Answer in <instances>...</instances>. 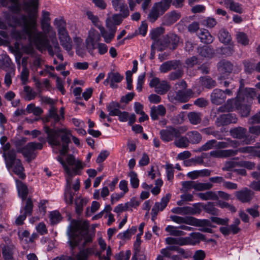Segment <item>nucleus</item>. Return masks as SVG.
Wrapping results in <instances>:
<instances>
[{
  "label": "nucleus",
  "mask_w": 260,
  "mask_h": 260,
  "mask_svg": "<svg viewBox=\"0 0 260 260\" xmlns=\"http://www.w3.org/2000/svg\"><path fill=\"white\" fill-rule=\"evenodd\" d=\"M24 20V31L27 34L29 41L35 45L37 49L43 52L47 50L51 56L56 54L57 57L61 61L63 60V57L60 53L61 48L57 40H54L53 44L51 45L50 40L43 35L41 32H38L37 29V23L35 17L31 18L27 20L25 17H23Z\"/></svg>",
  "instance_id": "nucleus-1"
},
{
  "label": "nucleus",
  "mask_w": 260,
  "mask_h": 260,
  "mask_svg": "<svg viewBox=\"0 0 260 260\" xmlns=\"http://www.w3.org/2000/svg\"><path fill=\"white\" fill-rule=\"evenodd\" d=\"M89 224L87 221L73 220L68 228V243L71 247L72 255L74 254V248L79 244L84 247L92 242V236L89 233Z\"/></svg>",
  "instance_id": "nucleus-2"
},
{
  "label": "nucleus",
  "mask_w": 260,
  "mask_h": 260,
  "mask_svg": "<svg viewBox=\"0 0 260 260\" xmlns=\"http://www.w3.org/2000/svg\"><path fill=\"white\" fill-rule=\"evenodd\" d=\"M58 161L62 165L66 173V178L67 185L64 192V200L69 204L73 203L74 194L71 191V184L73 178L76 175H80L81 170L86 166L85 163L71 154H68L64 161L58 157Z\"/></svg>",
  "instance_id": "nucleus-3"
},
{
  "label": "nucleus",
  "mask_w": 260,
  "mask_h": 260,
  "mask_svg": "<svg viewBox=\"0 0 260 260\" xmlns=\"http://www.w3.org/2000/svg\"><path fill=\"white\" fill-rule=\"evenodd\" d=\"M44 129L47 134L48 143L52 146H60V153L64 155L69 150L70 132L66 128L51 129L48 126H45Z\"/></svg>",
  "instance_id": "nucleus-4"
},
{
  "label": "nucleus",
  "mask_w": 260,
  "mask_h": 260,
  "mask_svg": "<svg viewBox=\"0 0 260 260\" xmlns=\"http://www.w3.org/2000/svg\"><path fill=\"white\" fill-rule=\"evenodd\" d=\"M5 159L6 167L8 169L12 168L13 172L20 178L24 179L25 175L24 173V168L20 159L16 157L15 150H11L3 154Z\"/></svg>",
  "instance_id": "nucleus-5"
},
{
  "label": "nucleus",
  "mask_w": 260,
  "mask_h": 260,
  "mask_svg": "<svg viewBox=\"0 0 260 260\" xmlns=\"http://www.w3.org/2000/svg\"><path fill=\"white\" fill-rule=\"evenodd\" d=\"M241 93H238L235 99H231L227 101L224 107H220L218 111L220 112L231 111L235 109L240 110L242 115L244 116H247L250 112V106L248 104L242 103L241 101Z\"/></svg>",
  "instance_id": "nucleus-6"
},
{
  "label": "nucleus",
  "mask_w": 260,
  "mask_h": 260,
  "mask_svg": "<svg viewBox=\"0 0 260 260\" xmlns=\"http://www.w3.org/2000/svg\"><path fill=\"white\" fill-rule=\"evenodd\" d=\"M170 218L173 222L178 224L184 223L198 227L211 226V223L208 219H199L192 216L182 217L177 215H171Z\"/></svg>",
  "instance_id": "nucleus-7"
},
{
  "label": "nucleus",
  "mask_w": 260,
  "mask_h": 260,
  "mask_svg": "<svg viewBox=\"0 0 260 260\" xmlns=\"http://www.w3.org/2000/svg\"><path fill=\"white\" fill-rule=\"evenodd\" d=\"M186 131V127L183 126H180L177 128L169 126L165 129L161 130L159 134L162 141L170 142L172 141L174 138L175 139L176 137L183 134Z\"/></svg>",
  "instance_id": "nucleus-8"
},
{
  "label": "nucleus",
  "mask_w": 260,
  "mask_h": 260,
  "mask_svg": "<svg viewBox=\"0 0 260 260\" xmlns=\"http://www.w3.org/2000/svg\"><path fill=\"white\" fill-rule=\"evenodd\" d=\"M192 96L193 92L190 89L171 91L168 93L169 100L171 102L179 101L181 103H185L192 97Z\"/></svg>",
  "instance_id": "nucleus-9"
},
{
  "label": "nucleus",
  "mask_w": 260,
  "mask_h": 260,
  "mask_svg": "<svg viewBox=\"0 0 260 260\" xmlns=\"http://www.w3.org/2000/svg\"><path fill=\"white\" fill-rule=\"evenodd\" d=\"M43 148V144L37 142H30L25 145L22 149L21 153L28 162L31 161L37 156L35 150H41Z\"/></svg>",
  "instance_id": "nucleus-10"
},
{
  "label": "nucleus",
  "mask_w": 260,
  "mask_h": 260,
  "mask_svg": "<svg viewBox=\"0 0 260 260\" xmlns=\"http://www.w3.org/2000/svg\"><path fill=\"white\" fill-rule=\"evenodd\" d=\"M23 17H25L26 19L27 20H29L31 18L34 17H35L36 20L37 21V15L32 14V15H29L28 17H27L24 15H22L21 16V22H20L18 21V20L16 18H14V24H12L10 22H9V25H11V26H14L16 24H19V25H22V26H23L22 31H19V30H14L12 31V32L13 37H14V38H15L17 40H20V39H22L23 38H25V37L24 36V34H25L26 35H27V36L28 37L27 34L24 31V23H25V22H24V20L23 19ZM28 39H29L28 38Z\"/></svg>",
  "instance_id": "nucleus-11"
},
{
  "label": "nucleus",
  "mask_w": 260,
  "mask_h": 260,
  "mask_svg": "<svg viewBox=\"0 0 260 260\" xmlns=\"http://www.w3.org/2000/svg\"><path fill=\"white\" fill-rule=\"evenodd\" d=\"M230 132L231 135L234 138L245 139L243 140V143L245 144H250L251 141L254 142L255 141L254 138H252V137L249 138V136L246 135L247 130L245 128L242 127H236L231 129Z\"/></svg>",
  "instance_id": "nucleus-12"
},
{
  "label": "nucleus",
  "mask_w": 260,
  "mask_h": 260,
  "mask_svg": "<svg viewBox=\"0 0 260 260\" xmlns=\"http://www.w3.org/2000/svg\"><path fill=\"white\" fill-rule=\"evenodd\" d=\"M173 213L181 215H195L200 214L201 209L197 206L196 204L193 205V207L184 206L182 207H175L171 210Z\"/></svg>",
  "instance_id": "nucleus-13"
},
{
  "label": "nucleus",
  "mask_w": 260,
  "mask_h": 260,
  "mask_svg": "<svg viewBox=\"0 0 260 260\" xmlns=\"http://www.w3.org/2000/svg\"><path fill=\"white\" fill-rule=\"evenodd\" d=\"M101 40V36L98 31L94 29H91L89 31V35L86 40V48L89 51H92L96 48V43Z\"/></svg>",
  "instance_id": "nucleus-14"
},
{
  "label": "nucleus",
  "mask_w": 260,
  "mask_h": 260,
  "mask_svg": "<svg viewBox=\"0 0 260 260\" xmlns=\"http://www.w3.org/2000/svg\"><path fill=\"white\" fill-rule=\"evenodd\" d=\"M99 244L101 249V251L98 252L100 260H111L110 256L112 254L111 248L108 246L107 248V244L105 240L102 238L99 239Z\"/></svg>",
  "instance_id": "nucleus-15"
},
{
  "label": "nucleus",
  "mask_w": 260,
  "mask_h": 260,
  "mask_svg": "<svg viewBox=\"0 0 260 260\" xmlns=\"http://www.w3.org/2000/svg\"><path fill=\"white\" fill-rule=\"evenodd\" d=\"M217 67L218 71L222 75V76L219 77V79L228 76L233 70V64L230 61L224 59L220 60L217 63Z\"/></svg>",
  "instance_id": "nucleus-16"
},
{
  "label": "nucleus",
  "mask_w": 260,
  "mask_h": 260,
  "mask_svg": "<svg viewBox=\"0 0 260 260\" xmlns=\"http://www.w3.org/2000/svg\"><path fill=\"white\" fill-rule=\"evenodd\" d=\"M243 80H241L240 83V89L238 93H241V101L242 103L245 104V102L248 104L250 103L252 99L255 96L256 93L254 89L253 88H246L244 90H242L241 88L243 87V84L242 83Z\"/></svg>",
  "instance_id": "nucleus-17"
},
{
  "label": "nucleus",
  "mask_w": 260,
  "mask_h": 260,
  "mask_svg": "<svg viewBox=\"0 0 260 260\" xmlns=\"http://www.w3.org/2000/svg\"><path fill=\"white\" fill-rule=\"evenodd\" d=\"M112 4L115 11H119L123 18L129 15V10L124 0H112Z\"/></svg>",
  "instance_id": "nucleus-18"
},
{
  "label": "nucleus",
  "mask_w": 260,
  "mask_h": 260,
  "mask_svg": "<svg viewBox=\"0 0 260 260\" xmlns=\"http://www.w3.org/2000/svg\"><path fill=\"white\" fill-rule=\"evenodd\" d=\"M41 27L43 30V31L41 32L43 34V35L46 37L47 39V36H48L50 38L51 41H50V42L51 43V45L53 44V42L55 40H57L56 38V32L53 28L51 26L50 23H41ZM37 29H38L37 28ZM37 31L40 32L38 31V30H37Z\"/></svg>",
  "instance_id": "nucleus-19"
},
{
  "label": "nucleus",
  "mask_w": 260,
  "mask_h": 260,
  "mask_svg": "<svg viewBox=\"0 0 260 260\" xmlns=\"http://www.w3.org/2000/svg\"><path fill=\"white\" fill-rule=\"evenodd\" d=\"M41 27L43 30V31L41 32L43 34V35L46 37L47 39V36H48L50 38L51 41H50V42L51 43V45L53 44V42L55 40H57L56 38V32L53 28L51 26L50 23H41ZM37 29H38L37 28ZM37 31L40 32L38 31V30H37Z\"/></svg>",
  "instance_id": "nucleus-20"
},
{
  "label": "nucleus",
  "mask_w": 260,
  "mask_h": 260,
  "mask_svg": "<svg viewBox=\"0 0 260 260\" xmlns=\"http://www.w3.org/2000/svg\"><path fill=\"white\" fill-rule=\"evenodd\" d=\"M41 27L43 30V31L41 32L43 34V35L46 37L47 39V36H48L50 38L51 41H50V42L51 43V45L53 44V42L55 40H57L56 38V32L53 28L51 26L50 23H41ZM37 29H38L37 28ZM37 31L40 32L38 31V30H37Z\"/></svg>",
  "instance_id": "nucleus-21"
},
{
  "label": "nucleus",
  "mask_w": 260,
  "mask_h": 260,
  "mask_svg": "<svg viewBox=\"0 0 260 260\" xmlns=\"http://www.w3.org/2000/svg\"><path fill=\"white\" fill-rule=\"evenodd\" d=\"M237 199L242 203L250 202L253 198L254 193L253 191L245 187L242 190L235 192Z\"/></svg>",
  "instance_id": "nucleus-22"
},
{
  "label": "nucleus",
  "mask_w": 260,
  "mask_h": 260,
  "mask_svg": "<svg viewBox=\"0 0 260 260\" xmlns=\"http://www.w3.org/2000/svg\"><path fill=\"white\" fill-rule=\"evenodd\" d=\"M181 67L180 60H173L167 61L160 66L159 71L162 73H166L172 70H176Z\"/></svg>",
  "instance_id": "nucleus-23"
},
{
  "label": "nucleus",
  "mask_w": 260,
  "mask_h": 260,
  "mask_svg": "<svg viewBox=\"0 0 260 260\" xmlns=\"http://www.w3.org/2000/svg\"><path fill=\"white\" fill-rule=\"evenodd\" d=\"M90 248L81 250L76 255L75 258L67 255H61L54 258L53 260H86L89 253L91 252Z\"/></svg>",
  "instance_id": "nucleus-24"
},
{
  "label": "nucleus",
  "mask_w": 260,
  "mask_h": 260,
  "mask_svg": "<svg viewBox=\"0 0 260 260\" xmlns=\"http://www.w3.org/2000/svg\"><path fill=\"white\" fill-rule=\"evenodd\" d=\"M123 79V76L118 72H111L108 74L107 78L105 80L104 84L107 85L110 83V87L112 88H116L117 85L115 83L120 82Z\"/></svg>",
  "instance_id": "nucleus-25"
},
{
  "label": "nucleus",
  "mask_w": 260,
  "mask_h": 260,
  "mask_svg": "<svg viewBox=\"0 0 260 260\" xmlns=\"http://www.w3.org/2000/svg\"><path fill=\"white\" fill-rule=\"evenodd\" d=\"M237 121V118L232 114H222L217 117L216 123L218 126L228 125L231 123H235Z\"/></svg>",
  "instance_id": "nucleus-26"
},
{
  "label": "nucleus",
  "mask_w": 260,
  "mask_h": 260,
  "mask_svg": "<svg viewBox=\"0 0 260 260\" xmlns=\"http://www.w3.org/2000/svg\"><path fill=\"white\" fill-rule=\"evenodd\" d=\"M141 237L137 235L136 240L134 244V255L132 260H145V256L142 251H141Z\"/></svg>",
  "instance_id": "nucleus-27"
},
{
  "label": "nucleus",
  "mask_w": 260,
  "mask_h": 260,
  "mask_svg": "<svg viewBox=\"0 0 260 260\" xmlns=\"http://www.w3.org/2000/svg\"><path fill=\"white\" fill-rule=\"evenodd\" d=\"M58 38L62 47L68 52L71 51L73 47L72 40L68 32L62 33L58 35Z\"/></svg>",
  "instance_id": "nucleus-28"
},
{
  "label": "nucleus",
  "mask_w": 260,
  "mask_h": 260,
  "mask_svg": "<svg viewBox=\"0 0 260 260\" xmlns=\"http://www.w3.org/2000/svg\"><path fill=\"white\" fill-rule=\"evenodd\" d=\"M226 99L224 91L219 89H214L211 94V101L212 103L220 105L223 103Z\"/></svg>",
  "instance_id": "nucleus-29"
},
{
  "label": "nucleus",
  "mask_w": 260,
  "mask_h": 260,
  "mask_svg": "<svg viewBox=\"0 0 260 260\" xmlns=\"http://www.w3.org/2000/svg\"><path fill=\"white\" fill-rule=\"evenodd\" d=\"M236 151L232 149L219 150L216 149L210 152V155L215 158H226L235 156Z\"/></svg>",
  "instance_id": "nucleus-30"
},
{
  "label": "nucleus",
  "mask_w": 260,
  "mask_h": 260,
  "mask_svg": "<svg viewBox=\"0 0 260 260\" xmlns=\"http://www.w3.org/2000/svg\"><path fill=\"white\" fill-rule=\"evenodd\" d=\"M171 198V194L168 193L166 196L162 198L160 202H156L152 208L153 212L154 215L156 212L162 211L167 206Z\"/></svg>",
  "instance_id": "nucleus-31"
},
{
  "label": "nucleus",
  "mask_w": 260,
  "mask_h": 260,
  "mask_svg": "<svg viewBox=\"0 0 260 260\" xmlns=\"http://www.w3.org/2000/svg\"><path fill=\"white\" fill-rule=\"evenodd\" d=\"M224 3L226 8L229 7L230 10L235 12L241 14L243 13V10L242 5L238 3L235 2L234 0H223L220 2L219 4Z\"/></svg>",
  "instance_id": "nucleus-32"
},
{
  "label": "nucleus",
  "mask_w": 260,
  "mask_h": 260,
  "mask_svg": "<svg viewBox=\"0 0 260 260\" xmlns=\"http://www.w3.org/2000/svg\"><path fill=\"white\" fill-rule=\"evenodd\" d=\"M180 18V14L175 11L167 13L163 17V24L170 25L176 22Z\"/></svg>",
  "instance_id": "nucleus-33"
},
{
  "label": "nucleus",
  "mask_w": 260,
  "mask_h": 260,
  "mask_svg": "<svg viewBox=\"0 0 260 260\" xmlns=\"http://www.w3.org/2000/svg\"><path fill=\"white\" fill-rule=\"evenodd\" d=\"M166 113V109L165 107L162 105H159L157 107L153 106L151 108L150 116L151 118L155 120L158 119V116H164Z\"/></svg>",
  "instance_id": "nucleus-34"
},
{
  "label": "nucleus",
  "mask_w": 260,
  "mask_h": 260,
  "mask_svg": "<svg viewBox=\"0 0 260 260\" xmlns=\"http://www.w3.org/2000/svg\"><path fill=\"white\" fill-rule=\"evenodd\" d=\"M164 13V12H161V10L155 3L148 14V19L150 22L153 23Z\"/></svg>",
  "instance_id": "nucleus-35"
},
{
  "label": "nucleus",
  "mask_w": 260,
  "mask_h": 260,
  "mask_svg": "<svg viewBox=\"0 0 260 260\" xmlns=\"http://www.w3.org/2000/svg\"><path fill=\"white\" fill-rule=\"evenodd\" d=\"M122 19L119 14H114L111 17H108L106 21V26L110 29L116 28L115 25H119Z\"/></svg>",
  "instance_id": "nucleus-36"
},
{
  "label": "nucleus",
  "mask_w": 260,
  "mask_h": 260,
  "mask_svg": "<svg viewBox=\"0 0 260 260\" xmlns=\"http://www.w3.org/2000/svg\"><path fill=\"white\" fill-rule=\"evenodd\" d=\"M98 28L100 29L101 36L104 39V41L107 43H109L114 38L116 28L110 29L111 32H108L105 28L102 25H99Z\"/></svg>",
  "instance_id": "nucleus-37"
},
{
  "label": "nucleus",
  "mask_w": 260,
  "mask_h": 260,
  "mask_svg": "<svg viewBox=\"0 0 260 260\" xmlns=\"http://www.w3.org/2000/svg\"><path fill=\"white\" fill-rule=\"evenodd\" d=\"M16 182L18 196L22 201H24L27 198L28 193V188L24 183L20 180H16Z\"/></svg>",
  "instance_id": "nucleus-38"
},
{
  "label": "nucleus",
  "mask_w": 260,
  "mask_h": 260,
  "mask_svg": "<svg viewBox=\"0 0 260 260\" xmlns=\"http://www.w3.org/2000/svg\"><path fill=\"white\" fill-rule=\"evenodd\" d=\"M15 247L12 245H4L2 247V254L5 260H14Z\"/></svg>",
  "instance_id": "nucleus-39"
},
{
  "label": "nucleus",
  "mask_w": 260,
  "mask_h": 260,
  "mask_svg": "<svg viewBox=\"0 0 260 260\" xmlns=\"http://www.w3.org/2000/svg\"><path fill=\"white\" fill-rule=\"evenodd\" d=\"M22 70L20 73V80L22 85H25L28 81L29 71L27 68L26 59L24 57L22 59Z\"/></svg>",
  "instance_id": "nucleus-40"
},
{
  "label": "nucleus",
  "mask_w": 260,
  "mask_h": 260,
  "mask_svg": "<svg viewBox=\"0 0 260 260\" xmlns=\"http://www.w3.org/2000/svg\"><path fill=\"white\" fill-rule=\"evenodd\" d=\"M198 52L201 56L208 58H211L215 55L214 50L207 46L199 47Z\"/></svg>",
  "instance_id": "nucleus-41"
},
{
  "label": "nucleus",
  "mask_w": 260,
  "mask_h": 260,
  "mask_svg": "<svg viewBox=\"0 0 260 260\" xmlns=\"http://www.w3.org/2000/svg\"><path fill=\"white\" fill-rule=\"evenodd\" d=\"M198 36L201 41L205 44H210L212 43L214 40V38L210 34L209 31L205 29L201 30Z\"/></svg>",
  "instance_id": "nucleus-42"
},
{
  "label": "nucleus",
  "mask_w": 260,
  "mask_h": 260,
  "mask_svg": "<svg viewBox=\"0 0 260 260\" xmlns=\"http://www.w3.org/2000/svg\"><path fill=\"white\" fill-rule=\"evenodd\" d=\"M174 144L178 148H186L189 146V141L187 137L180 135L176 137Z\"/></svg>",
  "instance_id": "nucleus-43"
},
{
  "label": "nucleus",
  "mask_w": 260,
  "mask_h": 260,
  "mask_svg": "<svg viewBox=\"0 0 260 260\" xmlns=\"http://www.w3.org/2000/svg\"><path fill=\"white\" fill-rule=\"evenodd\" d=\"M8 1L12 4L10 7V9L15 13H18L20 12L21 7L18 0H2V4L4 7H7L8 5Z\"/></svg>",
  "instance_id": "nucleus-44"
},
{
  "label": "nucleus",
  "mask_w": 260,
  "mask_h": 260,
  "mask_svg": "<svg viewBox=\"0 0 260 260\" xmlns=\"http://www.w3.org/2000/svg\"><path fill=\"white\" fill-rule=\"evenodd\" d=\"M189 122L193 125H197L201 122L202 114L200 112H190L187 114Z\"/></svg>",
  "instance_id": "nucleus-45"
},
{
  "label": "nucleus",
  "mask_w": 260,
  "mask_h": 260,
  "mask_svg": "<svg viewBox=\"0 0 260 260\" xmlns=\"http://www.w3.org/2000/svg\"><path fill=\"white\" fill-rule=\"evenodd\" d=\"M53 24L57 29L58 34L68 32L66 29V22L63 19L55 18Z\"/></svg>",
  "instance_id": "nucleus-46"
},
{
  "label": "nucleus",
  "mask_w": 260,
  "mask_h": 260,
  "mask_svg": "<svg viewBox=\"0 0 260 260\" xmlns=\"http://www.w3.org/2000/svg\"><path fill=\"white\" fill-rule=\"evenodd\" d=\"M120 106L119 103L115 102H112L107 106V111L109 112V116H116L119 113V108Z\"/></svg>",
  "instance_id": "nucleus-47"
},
{
  "label": "nucleus",
  "mask_w": 260,
  "mask_h": 260,
  "mask_svg": "<svg viewBox=\"0 0 260 260\" xmlns=\"http://www.w3.org/2000/svg\"><path fill=\"white\" fill-rule=\"evenodd\" d=\"M0 69L6 72L14 70L11 59L6 56L0 59Z\"/></svg>",
  "instance_id": "nucleus-48"
},
{
  "label": "nucleus",
  "mask_w": 260,
  "mask_h": 260,
  "mask_svg": "<svg viewBox=\"0 0 260 260\" xmlns=\"http://www.w3.org/2000/svg\"><path fill=\"white\" fill-rule=\"evenodd\" d=\"M50 119H53L55 123L58 122L60 119V116L57 113V109L51 107L49 110L47 117L44 119L45 122H49Z\"/></svg>",
  "instance_id": "nucleus-49"
},
{
  "label": "nucleus",
  "mask_w": 260,
  "mask_h": 260,
  "mask_svg": "<svg viewBox=\"0 0 260 260\" xmlns=\"http://www.w3.org/2000/svg\"><path fill=\"white\" fill-rule=\"evenodd\" d=\"M200 81L201 85L207 88H211L216 86V82L210 76L202 77L200 78Z\"/></svg>",
  "instance_id": "nucleus-50"
},
{
  "label": "nucleus",
  "mask_w": 260,
  "mask_h": 260,
  "mask_svg": "<svg viewBox=\"0 0 260 260\" xmlns=\"http://www.w3.org/2000/svg\"><path fill=\"white\" fill-rule=\"evenodd\" d=\"M188 139L192 144L199 143L202 140L201 135L197 131H191L187 133Z\"/></svg>",
  "instance_id": "nucleus-51"
},
{
  "label": "nucleus",
  "mask_w": 260,
  "mask_h": 260,
  "mask_svg": "<svg viewBox=\"0 0 260 260\" xmlns=\"http://www.w3.org/2000/svg\"><path fill=\"white\" fill-rule=\"evenodd\" d=\"M198 196L202 200H217L218 199V195L216 192L212 191H207L204 193H199Z\"/></svg>",
  "instance_id": "nucleus-52"
},
{
  "label": "nucleus",
  "mask_w": 260,
  "mask_h": 260,
  "mask_svg": "<svg viewBox=\"0 0 260 260\" xmlns=\"http://www.w3.org/2000/svg\"><path fill=\"white\" fill-rule=\"evenodd\" d=\"M170 41L168 36L164 37L163 38L158 39L156 42V45L158 46L159 51H162L167 48L169 47Z\"/></svg>",
  "instance_id": "nucleus-53"
},
{
  "label": "nucleus",
  "mask_w": 260,
  "mask_h": 260,
  "mask_svg": "<svg viewBox=\"0 0 260 260\" xmlns=\"http://www.w3.org/2000/svg\"><path fill=\"white\" fill-rule=\"evenodd\" d=\"M219 41L224 44H229L231 41V36L229 32L224 29H222L218 34Z\"/></svg>",
  "instance_id": "nucleus-54"
},
{
  "label": "nucleus",
  "mask_w": 260,
  "mask_h": 260,
  "mask_svg": "<svg viewBox=\"0 0 260 260\" xmlns=\"http://www.w3.org/2000/svg\"><path fill=\"white\" fill-rule=\"evenodd\" d=\"M165 231L169 233L170 235L173 236L179 237L184 236L185 233L182 231L178 230L177 227L173 225H168Z\"/></svg>",
  "instance_id": "nucleus-55"
},
{
  "label": "nucleus",
  "mask_w": 260,
  "mask_h": 260,
  "mask_svg": "<svg viewBox=\"0 0 260 260\" xmlns=\"http://www.w3.org/2000/svg\"><path fill=\"white\" fill-rule=\"evenodd\" d=\"M204 210L208 213L217 215L219 213V210L215 207L214 204L211 202H208L203 206Z\"/></svg>",
  "instance_id": "nucleus-56"
},
{
  "label": "nucleus",
  "mask_w": 260,
  "mask_h": 260,
  "mask_svg": "<svg viewBox=\"0 0 260 260\" xmlns=\"http://www.w3.org/2000/svg\"><path fill=\"white\" fill-rule=\"evenodd\" d=\"M33 60L30 62V68L31 70L37 71L38 69L41 66L42 59L39 55H32Z\"/></svg>",
  "instance_id": "nucleus-57"
},
{
  "label": "nucleus",
  "mask_w": 260,
  "mask_h": 260,
  "mask_svg": "<svg viewBox=\"0 0 260 260\" xmlns=\"http://www.w3.org/2000/svg\"><path fill=\"white\" fill-rule=\"evenodd\" d=\"M216 140L212 139L207 141L204 145L199 148L198 151H206L212 149H216Z\"/></svg>",
  "instance_id": "nucleus-58"
},
{
  "label": "nucleus",
  "mask_w": 260,
  "mask_h": 260,
  "mask_svg": "<svg viewBox=\"0 0 260 260\" xmlns=\"http://www.w3.org/2000/svg\"><path fill=\"white\" fill-rule=\"evenodd\" d=\"M26 111L28 113H33L36 116H40L43 113V110L39 107H36L33 104H30L27 106Z\"/></svg>",
  "instance_id": "nucleus-59"
},
{
  "label": "nucleus",
  "mask_w": 260,
  "mask_h": 260,
  "mask_svg": "<svg viewBox=\"0 0 260 260\" xmlns=\"http://www.w3.org/2000/svg\"><path fill=\"white\" fill-rule=\"evenodd\" d=\"M213 184L211 183H202L195 182L194 190L196 191H203L212 188Z\"/></svg>",
  "instance_id": "nucleus-60"
},
{
  "label": "nucleus",
  "mask_w": 260,
  "mask_h": 260,
  "mask_svg": "<svg viewBox=\"0 0 260 260\" xmlns=\"http://www.w3.org/2000/svg\"><path fill=\"white\" fill-rule=\"evenodd\" d=\"M170 89L169 85L166 82L159 83L155 88V91L159 94H165Z\"/></svg>",
  "instance_id": "nucleus-61"
},
{
  "label": "nucleus",
  "mask_w": 260,
  "mask_h": 260,
  "mask_svg": "<svg viewBox=\"0 0 260 260\" xmlns=\"http://www.w3.org/2000/svg\"><path fill=\"white\" fill-rule=\"evenodd\" d=\"M226 142L217 141L216 140V149L221 150V149L226 148L229 147L233 146V141L230 138L226 139Z\"/></svg>",
  "instance_id": "nucleus-62"
},
{
  "label": "nucleus",
  "mask_w": 260,
  "mask_h": 260,
  "mask_svg": "<svg viewBox=\"0 0 260 260\" xmlns=\"http://www.w3.org/2000/svg\"><path fill=\"white\" fill-rule=\"evenodd\" d=\"M236 38L238 43L243 46H246L249 44V40L247 36L244 32H238L236 35Z\"/></svg>",
  "instance_id": "nucleus-63"
},
{
  "label": "nucleus",
  "mask_w": 260,
  "mask_h": 260,
  "mask_svg": "<svg viewBox=\"0 0 260 260\" xmlns=\"http://www.w3.org/2000/svg\"><path fill=\"white\" fill-rule=\"evenodd\" d=\"M172 1L173 0H161L155 4L161 10V12L165 13L170 7Z\"/></svg>",
  "instance_id": "nucleus-64"
}]
</instances>
